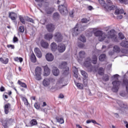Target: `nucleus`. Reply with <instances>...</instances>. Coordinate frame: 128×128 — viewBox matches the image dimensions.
Returning <instances> with one entry per match:
<instances>
[{
    "mask_svg": "<svg viewBox=\"0 0 128 128\" xmlns=\"http://www.w3.org/2000/svg\"><path fill=\"white\" fill-rule=\"evenodd\" d=\"M106 60V54H102L100 56H99V60L100 62H104Z\"/></svg>",
    "mask_w": 128,
    "mask_h": 128,
    "instance_id": "36",
    "label": "nucleus"
},
{
    "mask_svg": "<svg viewBox=\"0 0 128 128\" xmlns=\"http://www.w3.org/2000/svg\"><path fill=\"white\" fill-rule=\"evenodd\" d=\"M81 74L84 78H88V73L86 72V71L84 70H81L80 71Z\"/></svg>",
    "mask_w": 128,
    "mask_h": 128,
    "instance_id": "33",
    "label": "nucleus"
},
{
    "mask_svg": "<svg viewBox=\"0 0 128 128\" xmlns=\"http://www.w3.org/2000/svg\"><path fill=\"white\" fill-rule=\"evenodd\" d=\"M103 80H104V82H108V80H110L108 75L104 74L103 76Z\"/></svg>",
    "mask_w": 128,
    "mask_h": 128,
    "instance_id": "44",
    "label": "nucleus"
},
{
    "mask_svg": "<svg viewBox=\"0 0 128 128\" xmlns=\"http://www.w3.org/2000/svg\"><path fill=\"white\" fill-rule=\"evenodd\" d=\"M30 124L32 126H36L38 124V122L36 119H33L30 122Z\"/></svg>",
    "mask_w": 128,
    "mask_h": 128,
    "instance_id": "34",
    "label": "nucleus"
},
{
    "mask_svg": "<svg viewBox=\"0 0 128 128\" xmlns=\"http://www.w3.org/2000/svg\"><path fill=\"white\" fill-rule=\"evenodd\" d=\"M52 74L55 76H58L60 74V70L56 67H54L52 70Z\"/></svg>",
    "mask_w": 128,
    "mask_h": 128,
    "instance_id": "19",
    "label": "nucleus"
},
{
    "mask_svg": "<svg viewBox=\"0 0 128 128\" xmlns=\"http://www.w3.org/2000/svg\"><path fill=\"white\" fill-rule=\"evenodd\" d=\"M60 18V14L58 12H55L53 14V20H58Z\"/></svg>",
    "mask_w": 128,
    "mask_h": 128,
    "instance_id": "30",
    "label": "nucleus"
},
{
    "mask_svg": "<svg viewBox=\"0 0 128 128\" xmlns=\"http://www.w3.org/2000/svg\"><path fill=\"white\" fill-rule=\"evenodd\" d=\"M22 102H24V104L28 106V99L24 97H22Z\"/></svg>",
    "mask_w": 128,
    "mask_h": 128,
    "instance_id": "39",
    "label": "nucleus"
},
{
    "mask_svg": "<svg viewBox=\"0 0 128 128\" xmlns=\"http://www.w3.org/2000/svg\"><path fill=\"white\" fill-rule=\"evenodd\" d=\"M19 20L22 24H26V21L24 20V17L22 16H20Z\"/></svg>",
    "mask_w": 128,
    "mask_h": 128,
    "instance_id": "40",
    "label": "nucleus"
},
{
    "mask_svg": "<svg viewBox=\"0 0 128 128\" xmlns=\"http://www.w3.org/2000/svg\"><path fill=\"white\" fill-rule=\"evenodd\" d=\"M118 76H120V75L116 74L113 76V77L114 78H116V80H118Z\"/></svg>",
    "mask_w": 128,
    "mask_h": 128,
    "instance_id": "58",
    "label": "nucleus"
},
{
    "mask_svg": "<svg viewBox=\"0 0 128 128\" xmlns=\"http://www.w3.org/2000/svg\"><path fill=\"white\" fill-rule=\"evenodd\" d=\"M50 74V70L47 66L44 67V76H48Z\"/></svg>",
    "mask_w": 128,
    "mask_h": 128,
    "instance_id": "15",
    "label": "nucleus"
},
{
    "mask_svg": "<svg viewBox=\"0 0 128 128\" xmlns=\"http://www.w3.org/2000/svg\"><path fill=\"white\" fill-rule=\"evenodd\" d=\"M106 2L108 4H112V0H106Z\"/></svg>",
    "mask_w": 128,
    "mask_h": 128,
    "instance_id": "62",
    "label": "nucleus"
},
{
    "mask_svg": "<svg viewBox=\"0 0 128 128\" xmlns=\"http://www.w3.org/2000/svg\"><path fill=\"white\" fill-rule=\"evenodd\" d=\"M78 48H82L84 47V44L82 42H78Z\"/></svg>",
    "mask_w": 128,
    "mask_h": 128,
    "instance_id": "50",
    "label": "nucleus"
},
{
    "mask_svg": "<svg viewBox=\"0 0 128 128\" xmlns=\"http://www.w3.org/2000/svg\"><path fill=\"white\" fill-rule=\"evenodd\" d=\"M120 96L122 98H126V94L124 92H121L120 93Z\"/></svg>",
    "mask_w": 128,
    "mask_h": 128,
    "instance_id": "52",
    "label": "nucleus"
},
{
    "mask_svg": "<svg viewBox=\"0 0 128 128\" xmlns=\"http://www.w3.org/2000/svg\"><path fill=\"white\" fill-rule=\"evenodd\" d=\"M18 41V39L16 36H14L13 38V42H16Z\"/></svg>",
    "mask_w": 128,
    "mask_h": 128,
    "instance_id": "57",
    "label": "nucleus"
},
{
    "mask_svg": "<svg viewBox=\"0 0 128 128\" xmlns=\"http://www.w3.org/2000/svg\"><path fill=\"white\" fill-rule=\"evenodd\" d=\"M80 40V42H86V37L84 36V35H82L80 38H79Z\"/></svg>",
    "mask_w": 128,
    "mask_h": 128,
    "instance_id": "43",
    "label": "nucleus"
},
{
    "mask_svg": "<svg viewBox=\"0 0 128 128\" xmlns=\"http://www.w3.org/2000/svg\"><path fill=\"white\" fill-rule=\"evenodd\" d=\"M56 120L58 122H59V124H64V118H56Z\"/></svg>",
    "mask_w": 128,
    "mask_h": 128,
    "instance_id": "41",
    "label": "nucleus"
},
{
    "mask_svg": "<svg viewBox=\"0 0 128 128\" xmlns=\"http://www.w3.org/2000/svg\"><path fill=\"white\" fill-rule=\"evenodd\" d=\"M94 36H98V40L100 42H103V40H104L108 44V42H110V38L114 42H118V36L116 35V31H114V30H112L108 32V35H106V33L100 30H98L94 33Z\"/></svg>",
    "mask_w": 128,
    "mask_h": 128,
    "instance_id": "1",
    "label": "nucleus"
},
{
    "mask_svg": "<svg viewBox=\"0 0 128 128\" xmlns=\"http://www.w3.org/2000/svg\"><path fill=\"white\" fill-rule=\"evenodd\" d=\"M120 46L122 48H128V41L126 38H125V40L122 41V42L120 43Z\"/></svg>",
    "mask_w": 128,
    "mask_h": 128,
    "instance_id": "18",
    "label": "nucleus"
},
{
    "mask_svg": "<svg viewBox=\"0 0 128 128\" xmlns=\"http://www.w3.org/2000/svg\"><path fill=\"white\" fill-rule=\"evenodd\" d=\"M30 60L32 62H36V57L34 52L31 53L30 55Z\"/></svg>",
    "mask_w": 128,
    "mask_h": 128,
    "instance_id": "21",
    "label": "nucleus"
},
{
    "mask_svg": "<svg viewBox=\"0 0 128 128\" xmlns=\"http://www.w3.org/2000/svg\"><path fill=\"white\" fill-rule=\"evenodd\" d=\"M59 68L64 70L63 74L64 76H66L68 74V71L70 70V68L68 67V63L66 62H62L58 66Z\"/></svg>",
    "mask_w": 128,
    "mask_h": 128,
    "instance_id": "5",
    "label": "nucleus"
},
{
    "mask_svg": "<svg viewBox=\"0 0 128 128\" xmlns=\"http://www.w3.org/2000/svg\"><path fill=\"white\" fill-rule=\"evenodd\" d=\"M0 62H2V64H8V58H0Z\"/></svg>",
    "mask_w": 128,
    "mask_h": 128,
    "instance_id": "27",
    "label": "nucleus"
},
{
    "mask_svg": "<svg viewBox=\"0 0 128 128\" xmlns=\"http://www.w3.org/2000/svg\"><path fill=\"white\" fill-rule=\"evenodd\" d=\"M74 82L78 88L80 90H84V84L80 83H78L76 82V80L74 81Z\"/></svg>",
    "mask_w": 128,
    "mask_h": 128,
    "instance_id": "28",
    "label": "nucleus"
},
{
    "mask_svg": "<svg viewBox=\"0 0 128 128\" xmlns=\"http://www.w3.org/2000/svg\"><path fill=\"white\" fill-rule=\"evenodd\" d=\"M117 18H118V20H122V16L119 15V16H117Z\"/></svg>",
    "mask_w": 128,
    "mask_h": 128,
    "instance_id": "63",
    "label": "nucleus"
},
{
    "mask_svg": "<svg viewBox=\"0 0 128 128\" xmlns=\"http://www.w3.org/2000/svg\"><path fill=\"white\" fill-rule=\"evenodd\" d=\"M18 30L20 32H24V26H20Z\"/></svg>",
    "mask_w": 128,
    "mask_h": 128,
    "instance_id": "48",
    "label": "nucleus"
},
{
    "mask_svg": "<svg viewBox=\"0 0 128 128\" xmlns=\"http://www.w3.org/2000/svg\"><path fill=\"white\" fill-rule=\"evenodd\" d=\"M54 8H50L48 9V10L47 11V14H52L54 12Z\"/></svg>",
    "mask_w": 128,
    "mask_h": 128,
    "instance_id": "38",
    "label": "nucleus"
},
{
    "mask_svg": "<svg viewBox=\"0 0 128 128\" xmlns=\"http://www.w3.org/2000/svg\"><path fill=\"white\" fill-rule=\"evenodd\" d=\"M73 70L74 74H78V68H76V66L73 67Z\"/></svg>",
    "mask_w": 128,
    "mask_h": 128,
    "instance_id": "53",
    "label": "nucleus"
},
{
    "mask_svg": "<svg viewBox=\"0 0 128 128\" xmlns=\"http://www.w3.org/2000/svg\"><path fill=\"white\" fill-rule=\"evenodd\" d=\"M52 34H47L44 36V38L47 40H50L52 38Z\"/></svg>",
    "mask_w": 128,
    "mask_h": 128,
    "instance_id": "26",
    "label": "nucleus"
},
{
    "mask_svg": "<svg viewBox=\"0 0 128 128\" xmlns=\"http://www.w3.org/2000/svg\"><path fill=\"white\" fill-rule=\"evenodd\" d=\"M85 54L86 52H84V51H80L78 53V56L81 58H84Z\"/></svg>",
    "mask_w": 128,
    "mask_h": 128,
    "instance_id": "37",
    "label": "nucleus"
},
{
    "mask_svg": "<svg viewBox=\"0 0 128 128\" xmlns=\"http://www.w3.org/2000/svg\"><path fill=\"white\" fill-rule=\"evenodd\" d=\"M62 35L60 32H56L54 35V40L56 42H60L62 41Z\"/></svg>",
    "mask_w": 128,
    "mask_h": 128,
    "instance_id": "8",
    "label": "nucleus"
},
{
    "mask_svg": "<svg viewBox=\"0 0 128 128\" xmlns=\"http://www.w3.org/2000/svg\"><path fill=\"white\" fill-rule=\"evenodd\" d=\"M86 26H82V24L80 23L77 24L76 26L72 29V34L74 36H76L86 29Z\"/></svg>",
    "mask_w": 128,
    "mask_h": 128,
    "instance_id": "4",
    "label": "nucleus"
},
{
    "mask_svg": "<svg viewBox=\"0 0 128 128\" xmlns=\"http://www.w3.org/2000/svg\"><path fill=\"white\" fill-rule=\"evenodd\" d=\"M25 20L29 22H32V24H34V20H32V18L27 16L25 18Z\"/></svg>",
    "mask_w": 128,
    "mask_h": 128,
    "instance_id": "47",
    "label": "nucleus"
},
{
    "mask_svg": "<svg viewBox=\"0 0 128 128\" xmlns=\"http://www.w3.org/2000/svg\"><path fill=\"white\" fill-rule=\"evenodd\" d=\"M34 52L36 54V55L37 57L38 58H40L42 56V51H40V50L38 48H36L34 49Z\"/></svg>",
    "mask_w": 128,
    "mask_h": 128,
    "instance_id": "12",
    "label": "nucleus"
},
{
    "mask_svg": "<svg viewBox=\"0 0 128 128\" xmlns=\"http://www.w3.org/2000/svg\"><path fill=\"white\" fill-rule=\"evenodd\" d=\"M14 60L15 62H22V60H24V59H22V58L20 57H16L15 58H14Z\"/></svg>",
    "mask_w": 128,
    "mask_h": 128,
    "instance_id": "35",
    "label": "nucleus"
},
{
    "mask_svg": "<svg viewBox=\"0 0 128 128\" xmlns=\"http://www.w3.org/2000/svg\"><path fill=\"white\" fill-rule=\"evenodd\" d=\"M113 52L116 54H118L120 52V48L118 46H114L113 48Z\"/></svg>",
    "mask_w": 128,
    "mask_h": 128,
    "instance_id": "24",
    "label": "nucleus"
},
{
    "mask_svg": "<svg viewBox=\"0 0 128 128\" xmlns=\"http://www.w3.org/2000/svg\"><path fill=\"white\" fill-rule=\"evenodd\" d=\"M18 84L22 86V88H28V86H26V84L24 82H22L20 80H18Z\"/></svg>",
    "mask_w": 128,
    "mask_h": 128,
    "instance_id": "29",
    "label": "nucleus"
},
{
    "mask_svg": "<svg viewBox=\"0 0 128 128\" xmlns=\"http://www.w3.org/2000/svg\"><path fill=\"white\" fill-rule=\"evenodd\" d=\"M88 19L86 18H84L82 20V24H86L88 22Z\"/></svg>",
    "mask_w": 128,
    "mask_h": 128,
    "instance_id": "54",
    "label": "nucleus"
},
{
    "mask_svg": "<svg viewBox=\"0 0 128 128\" xmlns=\"http://www.w3.org/2000/svg\"><path fill=\"white\" fill-rule=\"evenodd\" d=\"M58 48V46L56 45V42H53L50 44V48L52 52H56V48Z\"/></svg>",
    "mask_w": 128,
    "mask_h": 128,
    "instance_id": "22",
    "label": "nucleus"
},
{
    "mask_svg": "<svg viewBox=\"0 0 128 128\" xmlns=\"http://www.w3.org/2000/svg\"><path fill=\"white\" fill-rule=\"evenodd\" d=\"M40 44H41L42 47L44 48H48V43L44 40L41 41Z\"/></svg>",
    "mask_w": 128,
    "mask_h": 128,
    "instance_id": "25",
    "label": "nucleus"
},
{
    "mask_svg": "<svg viewBox=\"0 0 128 128\" xmlns=\"http://www.w3.org/2000/svg\"><path fill=\"white\" fill-rule=\"evenodd\" d=\"M113 87L112 88V91L113 92H118V90H120V82L118 80H114L112 82Z\"/></svg>",
    "mask_w": 128,
    "mask_h": 128,
    "instance_id": "6",
    "label": "nucleus"
},
{
    "mask_svg": "<svg viewBox=\"0 0 128 128\" xmlns=\"http://www.w3.org/2000/svg\"><path fill=\"white\" fill-rule=\"evenodd\" d=\"M0 90L1 91V92H4V86H1L0 88Z\"/></svg>",
    "mask_w": 128,
    "mask_h": 128,
    "instance_id": "64",
    "label": "nucleus"
},
{
    "mask_svg": "<svg viewBox=\"0 0 128 128\" xmlns=\"http://www.w3.org/2000/svg\"><path fill=\"white\" fill-rule=\"evenodd\" d=\"M10 108V104L8 103V104H5L4 112H5L6 114H8V112H9L8 110H9Z\"/></svg>",
    "mask_w": 128,
    "mask_h": 128,
    "instance_id": "23",
    "label": "nucleus"
},
{
    "mask_svg": "<svg viewBox=\"0 0 128 128\" xmlns=\"http://www.w3.org/2000/svg\"><path fill=\"white\" fill-rule=\"evenodd\" d=\"M9 18L12 20H14V22L16 24V20L18 18V15L15 12H10L9 14Z\"/></svg>",
    "mask_w": 128,
    "mask_h": 128,
    "instance_id": "10",
    "label": "nucleus"
},
{
    "mask_svg": "<svg viewBox=\"0 0 128 128\" xmlns=\"http://www.w3.org/2000/svg\"><path fill=\"white\" fill-rule=\"evenodd\" d=\"M118 38H120V40H124V34H122V33L120 32L118 34Z\"/></svg>",
    "mask_w": 128,
    "mask_h": 128,
    "instance_id": "49",
    "label": "nucleus"
},
{
    "mask_svg": "<svg viewBox=\"0 0 128 128\" xmlns=\"http://www.w3.org/2000/svg\"><path fill=\"white\" fill-rule=\"evenodd\" d=\"M123 84H124L126 85V92L128 94V79H124L123 80Z\"/></svg>",
    "mask_w": 128,
    "mask_h": 128,
    "instance_id": "31",
    "label": "nucleus"
},
{
    "mask_svg": "<svg viewBox=\"0 0 128 128\" xmlns=\"http://www.w3.org/2000/svg\"><path fill=\"white\" fill-rule=\"evenodd\" d=\"M114 51H110L108 52L109 56H113V54H114Z\"/></svg>",
    "mask_w": 128,
    "mask_h": 128,
    "instance_id": "60",
    "label": "nucleus"
},
{
    "mask_svg": "<svg viewBox=\"0 0 128 128\" xmlns=\"http://www.w3.org/2000/svg\"><path fill=\"white\" fill-rule=\"evenodd\" d=\"M46 28L48 31L49 32H54V30L56 29V28H54V25L52 24H47L46 26Z\"/></svg>",
    "mask_w": 128,
    "mask_h": 128,
    "instance_id": "11",
    "label": "nucleus"
},
{
    "mask_svg": "<svg viewBox=\"0 0 128 128\" xmlns=\"http://www.w3.org/2000/svg\"><path fill=\"white\" fill-rule=\"evenodd\" d=\"M104 70L103 68H100L98 70V74H100V76H102L104 75Z\"/></svg>",
    "mask_w": 128,
    "mask_h": 128,
    "instance_id": "45",
    "label": "nucleus"
},
{
    "mask_svg": "<svg viewBox=\"0 0 128 128\" xmlns=\"http://www.w3.org/2000/svg\"><path fill=\"white\" fill-rule=\"evenodd\" d=\"M100 4H101V6H104V8L105 6H106V2H104V0H98Z\"/></svg>",
    "mask_w": 128,
    "mask_h": 128,
    "instance_id": "42",
    "label": "nucleus"
},
{
    "mask_svg": "<svg viewBox=\"0 0 128 128\" xmlns=\"http://www.w3.org/2000/svg\"><path fill=\"white\" fill-rule=\"evenodd\" d=\"M57 4H60L58 6V10L60 14H62L63 16H66V14H68V4L64 0L60 1V0H58Z\"/></svg>",
    "mask_w": 128,
    "mask_h": 128,
    "instance_id": "3",
    "label": "nucleus"
},
{
    "mask_svg": "<svg viewBox=\"0 0 128 128\" xmlns=\"http://www.w3.org/2000/svg\"><path fill=\"white\" fill-rule=\"evenodd\" d=\"M58 50L59 52H64L66 50V46L62 43L58 45Z\"/></svg>",
    "mask_w": 128,
    "mask_h": 128,
    "instance_id": "13",
    "label": "nucleus"
},
{
    "mask_svg": "<svg viewBox=\"0 0 128 128\" xmlns=\"http://www.w3.org/2000/svg\"><path fill=\"white\" fill-rule=\"evenodd\" d=\"M104 8L106 10H114L118 8V6H108L106 5L104 6Z\"/></svg>",
    "mask_w": 128,
    "mask_h": 128,
    "instance_id": "17",
    "label": "nucleus"
},
{
    "mask_svg": "<svg viewBox=\"0 0 128 128\" xmlns=\"http://www.w3.org/2000/svg\"><path fill=\"white\" fill-rule=\"evenodd\" d=\"M124 11L122 9L117 8L115 11V13L116 14H124Z\"/></svg>",
    "mask_w": 128,
    "mask_h": 128,
    "instance_id": "32",
    "label": "nucleus"
},
{
    "mask_svg": "<svg viewBox=\"0 0 128 128\" xmlns=\"http://www.w3.org/2000/svg\"><path fill=\"white\" fill-rule=\"evenodd\" d=\"M92 62L94 64H96L98 62V58L96 55L92 56V60H90V58H88L84 62V66H86V68H88V72H96V70H98V68L92 66Z\"/></svg>",
    "mask_w": 128,
    "mask_h": 128,
    "instance_id": "2",
    "label": "nucleus"
},
{
    "mask_svg": "<svg viewBox=\"0 0 128 128\" xmlns=\"http://www.w3.org/2000/svg\"><path fill=\"white\" fill-rule=\"evenodd\" d=\"M116 104H118L120 108H124L125 112H126V110H128V105L126 104L124 102L120 100H117L116 101Z\"/></svg>",
    "mask_w": 128,
    "mask_h": 128,
    "instance_id": "9",
    "label": "nucleus"
},
{
    "mask_svg": "<svg viewBox=\"0 0 128 128\" xmlns=\"http://www.w3.org/2000/svg\"><path fill=\"white\" fill-rule=\"evenodd\" d=\"M56 86L58 87V88H62V86H64V85H62V84L60 82L58 81L56 84Z\"/></svg>",
    "mask_w": 128,
    "mask_h": 128,
    "instance_id": "46",
    "label": "nucleus"
},
{
    "mask_svg": "<svg viewBox=\"0 0 128 128\" xmlns=\"http://www.w3.org/2000/svg\"><path fill=\"white\" fill-rule=\"evenodd\" d=\"M35 74L36 80H42V68L40 67H36L35 69Z\"/></svg>",
    "mask_w": 128,
    "mask_h": 128,
    "instance_id": "7",
    "label": "nucleus"
},
{
    "mask_svg": "<svg viewBox=\"0 0 128 128\" xmlns=\"http://www.w3.org/2000/svg\"><path fill=\"white\" fill-rule=\"evenodd\" d=\"M50 84V78H45L42 81V84L46 88Z\"/></svg>",
    "mask_w": 128,
    "mask_h": 128,
    "instance_id": "14",
    "label": "nucleus"
},
{
    "mask_svg": "<svg viewBox=\"0 0 128 128\" xmlns=\"http://www.w3.org/2000/svg\"><path fill=\"white\" fill-rule=\"evenodd\" d=\"M46 58V60L48 62H52V60H54V55L50 53L47 54Z\"/></svg>",
    "mask_w": 128,
    "mask_h": 128,
    "instance_id": "16",
    "label": "nucleus"
},
{
    "mask_svg": "<svg viewBox=\"0 0 128 128\" xmlns=\"http://www.w3.org/2000/svg\"><path fill=\"white\" fill-rule=\"evenodd\" d=\"M7 48H12V50H14V46L12 45V44H8V45H7Z\"/></svg>",
    "mask_w": 128,
    "mask_h": 128,
    "instance_id": "56",
    "label": "nucleus"
},
{
    "mask_svg": "<svg viewBox=\"0 0 128 128\" xmlns=\"http://www.w3.org/2000/svg\"><path fill=\"white\" fill-rule=\"evenodd\" d=\"M34 108H36L37 110H38V108H40V106H38V104L37 103H36L34 104Z\"/></svg>",
    "mask_w": 128,
    "mask_h": 128,
    "instance_id": "59",
    "label": "nucleus"
},
{
    "mask_svg": "<svg viewBox=\"0 0 128 128\" xmlns=\"http://www.w3.org/2000/svg\"><path fill=\"white\" fill-rule=\"evenodd\" d=\"M83 82H84V86H88V80L84 79L83 80Z\"/></svg>",
    "mask_w": 128,
    "mask_h": 128,
    "instance_id": "55",
    "label": "nucleus"
},
{
    "mask_svg": "<svg viewBox=\"0 0 128 128\" xmlns=\"http://www.w3.org/2000/svg\"><path fill=\"white\" fill-rule=\"evenodd\" d=\"M123 122H124V124H126V128H128V123L127 121L126 120H124Z\"/></svg>",
    "mask_w": 128,
    "mask_h": 128,
    "instance_id": "61",
    "label": "nucleus"
},
{
    "mask_svg": "<svg viewBox=\"0 0 128 128\" xmlns=\"http://www.w3.org/2000/svg\"><path fill=\"white\" fill-rule=\"evenodd\" d=\"M122 54H128V50L126 49H122L121 51Z\"/></svg>",
    "mask_w": 128,
    "mask_h": 128,
    "instance_id": "51",
    "label": "nucleus"
},
{
    "mask_svg": "<svg viewBox=\"0 0 128 128\" xmlns=\"http://www.w3.org/2000/svg\"><path fill=\"white\" fill-rule=\"evenodd\" d=\"M10 120L12 119H6L5 120L2 122V126H4V128H8V124H10Z\"/></svg>",
    "mask_w": 128,
    "mask_h": 128,
    "instance_id": "20",
    "label": "nucleus"
}]
</instances>
